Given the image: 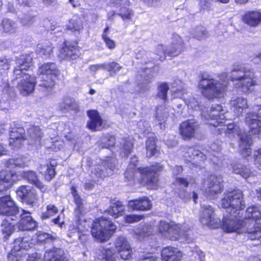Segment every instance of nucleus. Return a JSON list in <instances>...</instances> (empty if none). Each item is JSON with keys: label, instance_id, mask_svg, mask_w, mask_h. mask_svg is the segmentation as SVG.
<instances>
[{"label": "nucleus", "instance_id": "nucleus-1", "mask_svg": "<svg viewBox=\"0 0 261 261\" xmlns=\"http://www.w3.org/2000/svg\"><path fill=\"white\" fill-rule=\"evenodd\" d=\"M220 204L227 209V214H225L220 225L224 231L244 233L249 239L257 240L261 243V224L255 226L254 223L244 222L243 219H241V212L245 207L241 190L225 193Z\"/></svg>", "mask_w": 261, "mask_h": 261}, {"label": "nucleus", "instance_id": "nucleus-2", "mask_svg": "<svg viewBox=\"0 0 261 261\" xmlns=\"http://www.w3.org/2000/svg\"><path fill=\"white\" fill-rule=\"evenodd\" d=\"M33 56L32 54L22 55L16 60L14 74L16 76L21 75L22 79L18 82L17 88L21 94L27 95L34 90L36 83V78L24 71L27 70L32 66Z\"/></svg>", "mask_w": 261, "mask_h": 261}, {"label": "nucleus", "instance_id": "nucleus-3", "mask_svg": "<svg viewBox=\"0 0 261 261\" xmlns=\"http://www.w3.org/2000/svg\"><path fill=\"white\" fill-rule=\"evenodd\" d=\"M228 83V75L223 72L220 74L219 80L211 76H202L199 82L198 87L201 94L211 99L223 96Z\"/></svg>", "mask_w": 261, "mask_h": 261}, {"label": "nucleus", "instance_id": "nucleus-4", "mask_svg": "<svg viewBox=\"0 0 261 261\" xmlns=\"http://www.w3.org/2000/svg\"><path fill=\"white\" fill-rule=\"evenodd\" d=\"M229 78L236 88H241L245 93L252 91V88L257 85L259 82L258 76L252 69L242 65L233 68Z\"/></svg>", "mask_w": 261, "mask_h": 261}, {"label": "nucleus", "instance_id": "nucleus-5", "mask_svg": "<svg viewBox=\"0 0 261 261\" xmlns=\"http://www.w3.org/2000/svg\"><path fill=\"white\" fill-rule=\"evenodd\" d=\"M158 229L162 236L171 240L175 241L183 238L189 243L193 240L189 237L191 231L185 226L180 227L178 225L161 221L158 225Z\"/></svg>", "mask_w": 261, "mask_h": 261}, {"label": "nucleus", "instance_id": "nucleus-6", "mask_svg": "<svg viewBox=\"0 0 261 261\" xmlns=\"http://www.w3.org/2000/svg\"><path fill=\"white\" fill-rule=\"evenodd\" d=\"M223 127L219 128L224 131L225 133L229 136L234 137L235 135L240 137L239 147L240 151L244 158H247L251 153L250 145L252 143V139L249 135H246L233 123L225 124V119L223 121Z\"/></svg>", "mask_w": 261, "mask_h": 261}, {"label": "nucleus", "instance_id": "nucleus-7", "mask_svg": "<svg viewBox=\"0 0 261 261\" xmlns=\"http://www.w3.org/2000/svg\"><path fill=\"white\" fill-rule=\"evenodd\" d=\"M184 49V42L182 38L177 34H173L171 38L170 45L167 47L163 44L158 45L154 50L156 55L155 60L163 61L165 60L166 56L176 57Z\"/></svg>", "mask_w": 261, "mask_h": 261}, {"label": "nucleus", "instance_id": "nucleus-8", "mask_svg": "<svg viewBox=\"0 0 261 261\" xmlns=\"http://www.w3.org/2000/svg\"><path fill=\"white\" fill-rule=\"evenodd\" d=\"M116 229L110 220L101 217L93 221L91 228L92 236L99 242L108 240Z\"/></svg>", "mask_w": 261, "mask_h": 261}, {"label": "nucleus", "instance_id": "nucleus-9", "mask_svg": "<svg viewBox=\"0 0 261 261\" xmlns=\"http://www.w3.org/2000/svg\"><path fill=\"white\" fill-rule=\"evenodd\" d=\"M38 73L40 78L39 86L50 91L55 86L56 80L59 75V71L54 63H47L39 67Z\"/></svg>", "mask_w": 261, "mask_h": 261}, {"label": "nucleus", "instance_id": "nucleus-10", "mask_svg": "<svg viewBox=\"0 0 261 261\" xmlns=\"http://www.w3.org/2000/svg\"><path fill=\"white\" fill-rule=\"evenodd\" d=\"M71 192L76 205L74 213L77 218V222L76 223V229L79 232L84 231L86 229L88 230L90 227L89 225L90 223V222H87L83 218L84 215L86 212L85 204L83 199L79 195L77 191L73 187L71 188Z\"/></svg>", "mask_w": 261, "mask_h": 261}, {"label": "nucleus", "instance_id": "nucleus-11", "mask_svg": "<svg viewBox=\"0 0 261 261\" xmlns=\"http://www.w3.org/2000/svg\"><path fill=\"white\" fill-rule=\"evenodd\" d=\"M226 113V110L221 105H213L208 111H203L201 116L205 123L217 127L224 123Z\"/></svg>", "mask_w": 261, "mask_h": 261}, {"label": "nucleus", "instance_id": "nucleus-12", "mask_svg": "<svg viewBox=\"0 0 261 261\" xmlns=\"http://www.w3.org/2000/svg\"><path fill=\"white\" fill-rule=\"evenodd\" d=\"M163 169L162 165L156 164L150 167L138 168L137 171L142 176V183L146 185L150 189H156L158 186V176L156 172L162 171Z\"/></svg>", "mask_w": 261, "mask_h": 261}, {"label": "nucleus", "instance_id": "nucleus-13", "mask_svg": "<svg viewBox=\"0 0 261 261\" xmlns=\"http://www.w3.org/2000/svg\"><path fill=\"white\" fill-rule=\"evenodd\" d=\"M117 160L115 158H107L91 169V174L97 178H103L112 175L116 169Z\"/></svg>", "mask_w": 261, "mask_h": 261}, {"label": "nucleus", "instance_id": "nucleus-14", "mask_svg": "<svg viewBox=\"0 0 261 261\" xmlns=\"http://www.w3.org/2000/svg\"><path fill=\"white\" fill-rule=\"evenodd\" d=\"M253 112L247 113L245 123L250 128V133L258 137L261 136V105L253 107Z\"/></svg>", "mask_w": 261, "mask_h": 261}, {"label": "nucleus", "instance_id": "nucleus-15", "mask_svg": "<svg viewBox=\"0 0 261 261\" xmlns=\"http://www.w3.org/2000/svg\"><path fill=\"white\" fill-rule=\"evenodd\" d=\"M170 90L173 98H182L188 108L196 111L200 109L198 102L195 98L191 97L188 100L185 99V94L187 93V91L185 89V84L181 81L174 82L171 85Z\"/></svg>", "mask_w": 261, "mask_h": 261}, {"label": "nucleus", "instance_id": "nucleus-16", "mask_svg": "<svg viewBox=\"0 0 261 261\" xmlns=\"http://www.w3.org/2000/svg\"><path fill=\"white\" fill-rule=\"evenodd\" d=\"M203 188L207 197L215 198L216 195L220 194L223 190L222 178L221 176L211 175L204 181Z\"/></svg>", "mask_w": 261, "mask_h": 261}, {"label": "nucleus", "instance_id": "nucleus-17", "mask_svg": "<svg viewBox=\"0 0 261 261\" xmlns=\"http://www.w3.org/2000/svg\"><path fill=\"white\" fill-rule=\"evenodd\" d=\"M202 212L200 215V221L204 225L212 228L220 227L221 221L214 214V208L209 205L201 206Z\"/></svg>", "mask_w": 261, "mask_h": 261}, {"label": "nucleus", "instance_id": "nucleus-18", "mask_svg": "<svg viewBox=\"0 0 261 261\" xmlns=\"http://www.w3.org/2000/svg\"><path fill=\"white\" fill-rule=\"evenodd\" d=\"M183 151L185 152L184 156L186 160L189 162H193V163L199 164L200 162L206 160L207 158H209L214 163L218 165L215 160V155H213V158H211L210 153L208 152L206 154H204L203 152L198 150H195L193 147H185L183 148Z\"/></svg>", "mask_w": 261, "mask_h": 261}, {"label": "nucleus", "instance_id": "nucleus-19", "mask_svg": "<svg viewBox=\"0 0 261 261\" xmlns=\"http://www.w3.org/2000/svg\"><path fill=\"white\" fill-rule=\"evenodd\" d=\"M17 196L23 202L31 206H35L37 203V195L36 190L30 186H21L16 191Z\"/></svg>", "mask_w": 261, "mask_h": 261}, {"label": "nucleus", "instance_id": "nucleus-20", "mask_svg": "<svg viewBox=\"0 0 261 261\" xmlns=\"http://www.w3.org/2000/svg\"><path fill=\"white\" fill-rule=\"evenodd\" d=\"M19 213V208L9 195L0 197V215L15 218Z\"/></svg>", "mask_w": 261, "mask_h": 261}, {"label": "nucleus", "instance_id": "nucleus-21", "mask_svg": "<svg viewBox=\"0 0 261 261\" xmlns=\"http://www.w3.org/2000/svg\"><path fill=\"white\" fill-rule=\"evenodd\" d=\"M21 211L20 220L17 224L18 229L25 231L35 229L37 227V223L31 216V213L23 209H21Z\"/></svg>", "mask_w": 261, "mask_h": 261}, {"label": "nucleus", "instance_id": "nucleus-22", "mask_svg": "<svg viewBox=\"0 0 261 261\" xmlns=\"http://www.w3.org/2000/svg\"><path fill=\"white\" fill-rule=\"evenodd\" d=\"M115 248L122 259L126 260L131 257L132 248L125 237L120 236L117 238L115 242Z\"/></svg>", "mask_w": 261, "mask_h": 261}, {"label": "nucleus", "instance_id": "nucleus-23", "mask_svg": "<svg viewBox=\"0 0 261 261\" xmlns=\"http://www.w3.org/2000/svg\"><path fill=\"white\" fill-rule=\"evenodd\" d=\"M199 128V124L194 119L185 121L180 124L179 133L184 139L193 137Z\"/></svg>", "mask_w": 261, "mask_h": 261}, {"label": "nucleus", "instance_id": "nucleus-24", "mask_svg": "<svg viewBox=\"0 0 261 261\" xmlns=\"http://www.w3.org/2000/svg\"><path fill=\"white\" fill-rule=\"evenodd\" d=\"M18 180V176L13 171L2 170L0 171V193L6 191L14 182Z\"/></svg>", "mask_w": 261, "mask_h": 261}, {"label": "nucleus", "instance_id": "nucleus-25", "mask_svg": "<svg viewBox=\"0 0 261 261\" xmlns=\"http://www.w3.org/2000/svg\"><path fill=\"white\" fill-rule=\"evenodd\" d=\"M59 57L64 60H73L79 57V49L73 45L64 43L60 49Z\"/></svg>", "mask_w": 261, "mask_h": 261}, {"label": "nucleus", "instance_id": "nucleus-26", "mask_svg": "<svg viewBox=\"0 0 261 261\" xmlns=\"http://www.w3.org/2000/svg\"><path fill=\"white\" fill-rule=\"evenodd\" d=\"M161 256L163 261H180L182 253L176 248L167 247L162 250Z\"/></svg>", "mask_w": 261, "mask_h": 261}, {"label": "nucleus", "instance_id": "nucleus-27", "mask_svg": "<svg viewBox=\"0 0 261 261\" xmlns=\"http://www.w3.org/2000/svg\"><path fill=\"white\" fill-rule=\"evenodd\" d=\"M25 139V134L23 128L16 127L10 132V144L16 147L19 146L21 141Z\"/></svg>", "mask_w": 261, "mask_h": 261}, {"label": "nucleus", "instance_id": "nucleus-28", "mask_svg": "<svg viewBox=\"0 0 261 261\" xmlns=\"http://www.w3.org/2000/svg\"><path fill=\"white\" fill-rule=\"evenodd\" d=\"M90 120L87 123L88 128L92 130H99L101 129L102 120L97 111L90 110L87 112Z\"/></svg>", "mask_w": 261, "mask_h": 261}, {"label": "nucleus", "instance_id": "nucleus-29", "mask_svg": "<svg viewBox=\"0 0 261 261\" xmlns=\"http://www.w3.org/2000/svg\"><path fill=\"white\" fill-rule=\"evenodd\" d=\"M243 22L251 27H256L261 22V13L258 11H249L242 16Z\"/></svg>", "mask_w": 261, "mask_h": 261}, {"label": "nucleus", "instance_id": "nucleus-30", "mask_svg": "<svg viewBox=\"0 0 261 261\" xmlns=\"http://www.w3.org/2000/svg\"><path fill=\"white\" fill-rule=\"evenodd\" d=\"M14 217L8 216L3 220L1 230L3 236V239L6 241L11 235L14 229V224L11 222V221H15Z\"/></svg>", "mask_w": 261, "mask_h": 261}, {"label": "nucleus", "instance_id": "nucleus-31", "mask_svg": "<svg viewBox=\"0 0 261 261\" xmlns=\"http://www.w3.org/2000/svg\"><path fill=\"white\" fill-rule=\"evenodd\" d=\"M261 218V213L258 207L256 206L249 207L246 211L245 216L243 220L244 222L254 223L255 226L260 225L256 223L254 221H257Z\"/></svg>", "mask_w": 261, "mask_h": 261}, {"label": "nucleus", "instance_id": "nucleus-32", "mask_svg": "<svg viewBox=\"0 0 261 261\" xmlns=\"http://www.w3.org/2000/svg\"><path fill=\"white\" fill-rule=\"evenodd\" d=\"M230 105L231 109L237 116L241 115L243 111L248 107L247 99L242 97L232 99Z\"/></svg>", "mask_w": 261, "mask_h": 261}, {"label": "nucleus", "instance_id": "nucleus-33", "mask_svg": "<svg viewBox=\"0 0 261 261\" xmlns=\"http://www.w3.org/2000/svg\"><path fill=\"white\" fill-rule=\"evenodd\" d=\"M128 206L133 210L146 211L151 208L150 201L146 197L130 200Z\"/></svg>", "mask_w": 261, "mask_h": 261}, {"label": "nucleus", "instance_id": "nucleus-34", "mask_svg": "<svg viewBox=\"0 0 261 261\" xmlns=\"http://www.w3.org/2000/svg\"><path fill=\"white\" fill-rule=\"evenodd\" d=\"M63 255L64 252L61 249L54 248L45 251L44 261H67Z\"/></svg>", "mask_w": 261, "mask_h": 261}, {"label": "nucleus", "instance_id": "nucleus-35", "mask_svg": "<svg viewBox=\"0 0 261 261\" xmlns=\"http://www.w3.org/2000/svg\"><path fill=\"white\" fill-rule=\"evenodd\" d=\"M133 231L136 239L142 241L146 237L151 235L154 232V229L151 225H139L138 227L134 228Z\"/></svg>", "mask_w": 261, "mask_h": 261}, {"label": "nucleus", "instance_id": "nucleus-36", "mask_svg": "<svg viewBox=\"0 0 261 261\" xmlns=\"http://www.w3.org/2000/svg\"><path fill=\"white\" fill-rule=\"evenodd\" d=\"M112 249L100 247L96 252V261H116Z\"/></svg>", "mask_w": 261, "mask_h": 261}, {"label": "nucleus", "instance_id": "nucleus-37", "mask_svg": "<svg viewBox=\"0 0 261 261\" xmlns=\"http://www.w3.org/2000/svg\"><path fill=\"white\" fill-rule=\"evenodd\" d=\"M29 141L31 145H39L42 136L40 128L37 126H32L28 129Z\"/></svg>", "mask_w": 261, "mask_h": 261}, {"label": "nucleus", "instance_id": "nucleus-38", "mask_svg": "<svg viewBox=\"0 0 261 261\" xmlns=\"http://www.w3.org/2000/svg\"><path fill=\"white\" fill-rule=\"evenodd\" d=\"M22 176L24 179H27L30 183L35 185L42 191H44L45 190V187L38 179L36 172L33 171H24L22 173Z\"/></svg>", "mask_w": 261, "mask_h": 261}, {"label": "nucleus", "instance_id": "nucleus-39", "mask_svg": "<svg viewBox=\"0 0 261 261\" xmlns=\"http://www.w3.org/2000/svg\"><path fill=\"white\" fill-rule=\"evenodd\" d=\"M31 238L30 236L16 239L14 242L13 249L14 252L18 251L21 249L28 250L31 248Z\"/></svg>", "mask_w": 261, "mask_h": 261}, {"label": "nucleus", "instance_id": "nucleus-40", "mask_svg": "<svg viewBox=\"0 0 261 261\" xmlns=\"http://www.w3.org/2000/svg\"><path fill=\"white\" fill-rule=\"evenodd\" d=\"M59 108L60 110L64 112L76 110L78 108V105L74 99L67 97L59 103Z\"/></svg>", "mask_w": 261, "mask_h": 261}, {"label": "nucleus", "instance_id": "nucleus-41", "mask_svg": "<svg viewBox=\"0 0 261 261\" xmlns=\"http://www.w3.org/2000/svg\"><path fill=\"white\" fill-rule=\"evenodd\" d=\"M108 214L116 218L122 215L125 212V206L121 201H117L111 206L108 210Z\"/></svg>", "mask_w": 261, "mask_h": 261}, {"label": "nucleus", "instance_id": "nucleus-42", "mask_svg": "<svg viewBox=\"0 0 261 261\" xmlns=\"http://www.w3.org/2000/svg\"><path fill=\"white\" fill-rule=\"evenodd\" d=\"M233 172L240 174L242 177L247 179L251 175L250 170L239 163H234L231 165Z\"/></svg>", "mask_w": 261, "mask_h": 261}, {"label": "nucleus", "instance_id": "nucleus-43", "mask_svg": "<svg viewBox=\"0 0 261 261\" xmlns=\"http://www.w3.org/2000/svg\"><path fill=\"white\" fill-rule=\"evenodd\" d=\"M36 53L43 58H47L51 54L53 47L50 42H47L44 44H39L36 48Z\"/></svg>", "mask_w": 261, "mask_h": 261}, {"label": "nucleus", "instance_id": "nucleus-44", "mask_svg": "<svg viewBox=\"0 0 261 261\" xmlns=\"http://www.w3.org/2000/svg\"><path fill=\"white\" fill-rule=\"evenodd\" d=\"M169 112L165 107L161 106L157 108L155 117L156 122L161 125V129L163 128L162 125L166 121Z\"/></svg>", "mask_w": 261, "mask_h": 261}, {"label": "nucleus", "instance_id": "nucleus-45", "mask_svg": "<svg viewBox=\"0 0 261 261\" xmlns=\"http://www.w3.org/2000/svg\"><path fill=\"white\" fill-rule=\"evenodd\" d=\"M67 28L72 32H74L75 34H79L83 29L82 19L77 17L72 18L69 21Z\"/></svg>", "mask_w": 261, "mask_h": 261}, {"label": "nucleus", "instance_id": "nucleus-46", "mask_svg": "<svg viewBox=\"0 0 261 261\" xmlns=\"http://www.w3.org/2000/svg\"><path fill=\"white\" fill-rule=\"evenodd\" d=\"M39 170L44 176L45 179L48 181L51 180L54 177L56 173L55 168L51 165H41Z\"/></svg>", "mask_w": 261, "mask_h": 261}, {"label": "nucleus", "instance_id": "nucleus-47", "mask_svg": "<svg viewBox=\"0 0 261 261\" xmlns=\"http://www.w3.org/2000/svg\"><path fill=\"white\" fill-rule=\"evenodd\" d=\"M1 25L3 32L8 34L14 33L17 29L16 24L13 21L8 18L3 20Z\"/></svg>", "mask_w": 261, "mask_h": 261}, {"label": "nucleus", "instance_id": "nucleus-48", "mask_svg": "<svg viewBox=\"0 0 261 261\" xmlns=\"http://www.w3.org/2000/svg\"><path fill=\"white\" fill-rule=\"evenodd\" d=\"M146 155L148 157H151L158 152L155 140L153 137H149L146 143Z\"/></svg>", "mask_w": 261, "mask_h": 261}, {"label": "nucleus", "instance_id": "nucleus-49", "mask_svg": "<svg viewBox=\"0 0 261 261\" xmlns=\"http://www.w3.org/2000/svg\"><path fill=\"white\" fill-rule=\"evenodd\" d=\"M137 162V157L134 156L131 158L129 167L127 169L124 173L125 177L128 180H132L133 179V178L134 177L135 173V174H137L134 167L136 166Z\"/></svg>", "mask_w": 261, "mask_h": 261}, {"label": "nucleus", "instance_id": "nucleus-50", "mask_svg": "<svg viewBox=\"0 0 261 261\" xmlns=\"http://www.w3.org/2000/svg\"><path fill=\"white\" fill-rule=\"evenodd\" d=\"M128 6V5H121L119 7L120 9L119 15L121 16L124 21L131 20L134 15L133 11L127 7Z\"/></svg>", "mask_w": 261, "mask_h": 261}, {"label": "nucleus", "instance_id": "nucleus-51", "mask_svg": "<svg viewBox=\"0 0 261 261\" xmlns=\"http://www.w3.org/2000/svg\"><path fill=\"white\" fill-rule=\"evenodd\" d=\"M169 90V87L166 83L160 84L158 87V92L156 98L161 99L163 102H166L167 100V93Z\"/></svg>", "mask_w": 261, "mask_h": 261}, {"label": "nucleus", "instance_id": "nucleus-52", "mask_svg": "<svg viewBox=\"0 0 261 261\" xmlns=\"http://www.w3.org/2000/svg\"><path fill=\"white\" fill-rule=\"evenodd\" d=\"M115 144V138L111 135H107L102 137L100 140V145L103 148L113 146Z\"/></svg>", "mask_w": 261, "mask_h": 261}, {"label": "nucleus", "instance_id": "nucleus-53", "mask_svg": "<svg viewBox=\"0 0 261 261\" xmlns=\"http://www.w3.org/2000/svg\"><path fill=\"white\" fill-rule=\"evenodd\" d=\"M121 68V66L115 62L104 64V69L109 71L111 76H112L113 73L118 72Z\"/></svg>", "mask_w": 261, "mask_h": 261}, {"label": "nucleus", "instance_id": "nucleus-54", "mask_svg": "<svg viewBox=\"0 0 261 261\" xmlns=\"http://www.w3.org/2000/svg\"><path fill=\"white\" fill-rule=\"evenodd\" d=\"M58 213V208L54 205L49 204L46 206V211L42 213L41 218L43 219H47Z\"/></svg>", "mask_w": 261, "mask_h": 261}, {"label": "nucleus", "instance_id": "nucleus-55", "mask_svg": "<svg viewBox=\"0 0 261 261\" xmlns=\"http://www.w3.org/2000/svg\"><path fill=\"white\" fill-rule=\"evenodd\" d=\"M193 37L198 40H201L205 38L207 36V32L205 29L201 27H197L192 33Z\"/></svg>", "mask_w": 261, "mask_h": 261}, {"label": "nucleus", "instance_id": "nucleus-56", "mask_svg": "<svg viewBox=\"0 0 261 261\" xmlns=\"http://www.w3.org/2000/svg\"><path fill=\"white\" fill-rule=\"evenodd\" d=\"M159 259L151 252L143 251L139 255V261H159Z\"/></svg>", "mask_w": 261, "mask_h": 261}, {"label": "nucleus", "instance_id": "nucleus-57", "mask_svg": "<svg viewBox=\"0 0 261 261\" xmlns=\"http://www.w3.org/2000/svg\"><path fill=\"white\" fill-rule=\"evenodd\" d=\"M133 143L130 140H125L123 145L121 154L122 156L126 157L131 152Z\"/></svg>", "mask_w": 261, "mask_h": 261}, {"label": "nucleus", "instance_id": "nucleus-58", "mask_svg": "<svg viewBox=\"0 0 261 261\" xmlns=\"http://www.w3.org/2000/svg\"><path fill=\"white\" fill-rule=\"evenodd\" d=\"M254 158L256 167L261 170V148L255 151Z\"/></svg>", "mask_w": 261, "mask_h": 261}, {"label": "nucleus", "instance_id": "nucleus-59", "mask_svg": "<svg viewBox=\"0 0 261 261\" xmlns=\"http://www.w3.org/2000/svg\"><path fill=\"white\" fill-rule=\"evenodd\" d=\"M15 167L22 168L28 166V160L24 157H19L15 159Z\"/></svg>", "mask_w": 261, "mask_h": 261}, {"label": "nucleus", "instance_id": "nucleus-60", "mask_svg": "<svg viewBox=\"0 0 261 261\" xmlns=\"http://www.w3.org/2000/svg\"><path fill=\"white\" fill-rule=\"evenodd\" d=\"M113 7L119 8L121 5H129L128 0H107Z\"/></svg>", "mask_w": 261, "mask_h": 261}, {"label": "nucleus", "instance_id": "nucleus-61", "mask_svg": "<svg viewBox=\"0 0 261 261\" xmlns=\"http://www.w3.org/2000/svg\"><path fill=\"white\" fill-rule=\"evenodd\" d=\"M143 216L142 215H129L125 217V221L127 223H134L138 222L142 219Z\"/></svg>", "mask_w": 261, "mask_h": 261}, {"label": "nucleus", "instance_id": "nucleus-62", "mask_svg": "<svg viewBox=\"0 0 261 261\" xmlns=\"http://www.w3.org/2000/svg\"><path fill=\"white\" fill-rule=\"evenodd\" d=\"M11 61L5 58H0V69L4 70H7L9 69L11 64Z\"/></svg>", "mask_w": 261, "mask_h": 261}, {"label": "nucleus", "instance_id": "nucleus-63", "mask_svg": "<svg viewBox=\"0 0 261 261\" xmlns=\"http://www.w3.org/2000/svg\"><path fill=\"white\" fill-rule=\"evenodd\" d=\"M55 239L54 236L45 232H39L38 234V240L40 242L46 241L48 240H53Z\"/></svg>", "mask_w": 261, "mask_h": 261}, {"label": "nucleus", "instance_id": "nucleus-64", "mask_svg": "<svg viewBox=\"0 0 261 261\" xmlns=\"http://www.w3.org/2000/svg\"><path fill=\"white\" fill-rule=\"evenodd\" d=\"M107 46L110 49L115 47V42L109 37H105L102 39Z\"/></svg>", "mask_w": 261, "mask_h": 261}]
</instances>
